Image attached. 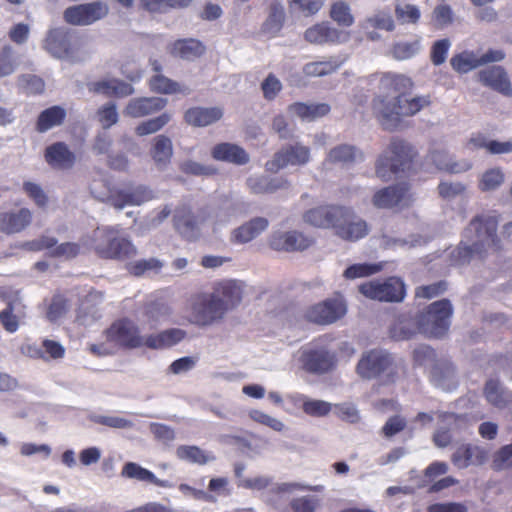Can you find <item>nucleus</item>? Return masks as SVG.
I'll use <instances>...</instances> for the list:
<instances>
[{
    "instance_id": "obj_59",
    "label": "nucleus",
    "mask_w": 512,
    "mask_h": 512,
    "mask_svg": "<svg viewBox=\"0 0 512 512\" xmlns=\"http://www.w3.org/2000/svg\"><path fill=\"white\" fill-rule=\"evenodd\" d=\"M419 49V41L398 42L392 46V56L397 60H405L413 57Z\"/></svg>"
},
{
    "instance_id": "obj_37",
    "label": "nucleus",
    "mask_w": 512,
    "mask_h": 512,
    "mask_svg": "<svg viewBox=\"0 0 512 512\" xmlns=\"http://www.w3.org/2000/svg\"><path fill=\"white\" fill-rule=\"evenodd\" d=\"M247 185L255 194H269L279 189L288 188L289 182L284 178H268L261 176L249 178Z\"/></svg>"
},
{
    "instance_id": "obj_39",
    "label": "nucleus",
    "mask_w": 512,
    "mask_h": 512,
    "mask_svg": "<svg viewBox=\"0 0 512 512\" xmlns=\"http://www.w3.org/2000/svg\"><path fill=\"white\" fill-rule=\"evenodd\" d=\"M329 17L343 28L352 26L355 21L350 5L344 0H336L331 3Z\"/></svg>"
},
{
    "instance_id": "obj_18",
    "label": "nucleus",
    "mask_w": 512,
    "mask_h": 512,
    "mask_svg": "<svg viewBox=\"0 0 512 512\" xmlns=\"http://www.w3.org/2000/svg\"><path fill=\"white\" fill-rule=\"evenodd\" d=\"M44 159L54 170H70L76 163L75 153L63 141L48 145L44 150Z\"/></svg>"
},
{
    "instance_id": "obj_4",
    "label": "nucleus",
    "mask_w": 512,
    "mask_h": 512,
    "mask_svg": "<svg viewBox=\"0 0 512 512\" xmlns=\"http://www.w3.org/2000/svg\"><path fill=\"white\" fill-rule=\"evenodd\" d=\"M499 216L497 214H479L471 219L465 228L461 242L454 253L457 264L469 262L474 256L484 257L488 252L501 249V240L497 235Z\"/></svg>"
},
{
    "instance_id": "obj_54",
    "label": "nucleus",
    "mask_w": 512,
    "mask_h": 512,
    "mask_svg": "<svg viewBox=\"0 0 512 512\" xmlns=\"http://www.w3.org/2000/svg\"><path fill=\"white\" fill-rule=\"evenodd\" d=\"M18 83L23 91L28 95H38L43 93L45 83L42 78L32 74H24L18 78Z\"/></svg>"
},
{
    "instance_id": "obj_50",
    "label": "nucleus",
    "mask_w": 512,
    "mask_h": 512,
    "mask_svg": "<svg viewBox=\"0 0 512 512\" xmlns=\"http://www.w3.org/2000/svg\"><path fill=\"white\" fill-rule=\"evenodd\" d=\"M192 0H141V4L149 12H163L168 8H185Z\"/></svg>"
},
{
    "instance_id": "obj_31",
    "label": "nucleus",
    "mask_w": 512,
    "mask_h": 512,
    "mask_svg": "<svg viewBox=\"0 0 512 512\" xmlns=\"http://www.w3.org/2000/svg\"><path fill=\"white\" fill-rule=\"evenodd\" d=\"M211 294L217 295L218 300L225 305V310L228 311L241 301L242 289L235 280H225L217 283Z\"/></svg>"
},
{
    "instance_id": "obj_62",
    "label": "nucleus",
    "mask_w": 512,
    "mask_h": 512,
    "mask_svg": "<svg viewBox=\"0 0 512 512\" xmlns=\"http://www.w3.org/2000/svg\"><path fill=\"white\" fill-rule=\"evenodd\" d=\"M180 169L185 174L195 176H209L217 172V170L211 166H205L192 160L183 162Z\"/></svg>"
},
{
    "instance_id": "obj_27",
    "label": "nucleus",
    "mask_w": 512,
    "mask_h": 512,
    "mask_svg": "<svg viewBox=\"0 0 512 512\" xmlns=\"http://www.w3.org/2000/svg\"><path fill=\"white\" fill-rule=\"evenodd\" d=\"M24 309L18 297L7 301L6 307L0 311V323L6 332L15 333L19 329L25 318Z\"/></svg>"
},
{
    "instance_id": "obj_20",
    "label": "nucleus",
    "mask_w": 512,
    "mask_h": 512,
    "mask_svg": "<svg viewBox=\"0 0 512 512\" xmlns=\"http://www.w3.org/2000/svg\"><path fill=\"white\" fill-rule=\"evenodd\" d=\"M479 82L504 95H512V86L505 69L501 66H490L482 69L477 74Z\"/></svg>"
},
{
    "instance_id": "obj_45",
    "label": "nucleus",
    "mask_w": 512,
    "mask_h": 512,
    "mask_svg": "<svg viewBox=\"0 0 512 512\" xmlns=\"http://www.w3.org/2000/svg\"><path fill=\"white\" fill-rule=\"evenodd\" d=\"M171 120L169 113H162L157 117L148 119L139 123L135 128V133L138 136H145L160 131Z\"/></svg>"
},
{
    "instance_id": "obj_61",
    "label": "nucleus",
    "mask_w": 512,
    "mask_h": 512,
    "mask_svg": "<svg viewBox=\"0 0 512 512\" xmlns=\"http://www.w3.org/2000/svg\"><path fill=\"white\" fill-rule=\"evenodd\" d=\"M42 351L44 352V357L42 360H57L61 359L65 355V348L62 344L55 340L44 339L42 341Z\"/></svg>"
},
{
    "instance_id": "obj_49",
    "label": "nucleus",
    "mask_w": 512,
    "mask_h": 512,
    "mask_svg": "<svg viewBox=\"0 0 512 512\" xmlns=\"http://www.w3.org/2000/svg\"><path fill=\"white\" fill-rule=\"evenodd\" d=\"M325 0H287L291 10L298 11L306 17L316 15L324 6Z\"/></svg>"
},
{
    "instance_id": "obj_47",
    "label": "nucleus",
    "mask_w": 512,
    "mask_h": 512,
    "mask_svg": "<svg viewBox=\"0 0 512 512\" xmlns=\"http://www.w3.org/2000/svg\"><path fill=\"white\" fill-rule=\"evenodd\" d=\"M162 267L163 263L160 260L157 258H149L128 263L126 269L129 274L140 277L149 271L159 272Z\"/></svg>"
},
{
    "instance_id": "obj_25",
    "label": "nucleus",
    "mask_w": 512,
    "mask_h": 512,
    "mask_svg": "<svg viewBox=\"0 0 512 512\" xmlns=\"http://www.w3.org/2000/svg\"><path fill=\"white\" fill-rule=\"evenodd\" d=\"M211 156L216 161L232 163L234 165H245L249 162V154L241 146L222 142L216 144L211 150Z\"/></svg>"
},
{
    "instance_id": "obj_35",
    "label": "nucleus",
    "mask_w": 512,
    "mask_h": 512,
    "mask_svg": "<svg viewBox=\"0 0 512 512\" xmlns=\"http://www.w3.org/2000/svg\"><path fill=\"white\" fill-rule=\"evenodd\" d=\"M94 92L102 93L108 97H126L133 94L134 89L131 84L112 79L94 82L92 84Z\"/></svg>"
},
{
    "instance_id": "obj_12",
    "label": "nucleus",
    "mask_w": 512,
    "mask_h": 512,
    "mask_svg": "<svg viewBox=\"0 0 512 512\" xmlns=\"http://www.w3.org/2000/svg\"><path fill=\"white\" fill-rule=\"evenodd\" d=\"M413 198L408 183L391 185L376 191L372 197V204L378 209H392L408 207Z\"/></svg>"
},
{
    "instance_id": "obj_40",
    "label": "nucleus",
    "mask_w": 512,
    "mask_h": 512,
    "mask_svg": "<svg viewBox=\"0 0 512 512\" xmlns=\"http://www.w3.org/2000/svg\"><path fill=\"white\" fill-rule=\"evenodd\" d=\"M176 456L180 460L188 461L198 465H205L215 459L213 455H210L195 445L178 446L176 449Z\"/></svg>"
},
{
    "instance_id": "obj_36",
    "label": "nucleus",
    "mask_w": 512,
    "mask_h": 512,
    "mask_svg": "<svg viewBox=\"0 0 512 512\" xmlns=\"http://www.w3.org/2000/svg\"><path fill=\"white\" fill-rule=\"evenodd\" d=\"M288 111L302 120L314 121L327 115L330 112V106L326 103L305 104L296 102L289 105Z\"/></svg>"
},
{
    "instance_id": "obj_38",
    "label": "nucleus",
    "mask_w": 512,
    "mask_h": 512,
    "mask_svg": "<svg viewBox=\"0 0 512 512\" xmlns=\"http://www.w3.org/2000/svg\"><path fill=\"white\" fill-rule=\"evenodd\" d=\"M205 51L204 45L195 39H180L175 41L170 53L183 59H194L201 56Z\"/></svg>"
},
{
    "instance_id": "obj_56",
    "label": "nucleus",
    "mask_w": 512,
    "mask_h": 512,
    "mask_svg": "<svg viewBox=\"0 0 512 512\" xmlns=\"http://www.w3.org/2000/svg\"><path fill=\"white\" fill-rule=\"evenodd\" d=\"M453 21V12L449 5L439 4L432 12V23L438 28H444L451 24Z\"/></svg>"
},
{
    "instance_id": "obj_57",
    "label": "nucleus",
    "mask_w": 512,
    "mask_h": 512,
    "mask_svg": "<svg viewBox=\"0 0 512 512\" xmlns=\"http://www.w3.org/2000/svg\"><path fill=\"white\" fill-rule=\"evenodd\" d=\"M23 190L38 207L44 208L48 204V196L39 184L25 181Z\"/></svg>"
},
{
    "instance_id": "obj_28",
    "label": "nucleus",
    "mask_w": 512,
    "mask_h": 512,
    "mask_svg": "<svg viewBox=\"0 0 512 512\" xmlns=\"http://www.w3.org/2000/svg\"><path fill=\"white\" fill-rule=\"evenodd\" d=\"M175 229L185 238L191 239L198 231L197 217L192 213L190 207L183 205L175 210L173 216Z\"/></svg>"
},
{
    "instance_id": "obj_11",
    "label": "nucleus",
    "mask_w": 512,
    "mask_h": 512,
    "mask_svg": "<svg viewBox=\"0 0 512 512\" xmlns=\"http://www.w3.org/2000/svg\"><path fill=\"white\" fill-rule=\"evenodd\" d=\"M226 312L217 295L199 294L192 305L190 322L200 327L209 326L221 320Z\"/></svg>"
},
{
    "instance_id": "obj_51",
    "label": "nucleus",
    "mask_w": 512,
    "mask_h": 512,
    "mask_svg": "<svg viewBox=\"0 0 512 512\" xmlns=\"http://www.w3.org/2000/svg\"><path fill=\"white\" fill-rule=\"evenodd\" d=\"M504 181V174L500 168H491L485 171L479 182V189L483 192L497 189Z\"/></svg>"
},
{
    "instance_id": "obj_60",
    "label": "nucleus",
    "mask_w": 512,
    "mask_h": 512,
    "mask_svg": "<svg viewBox=\"0 0 512 512\" xmlns=\"http://www.w3.org/2000/svg\"><path fill=\"white\" fill-rule=\"evenodd\" d=\"M451 460L452 463L460 469L473 465V446L462 445L458 447L453 453Z\"/></svg>"
},
{
    "instance_id": "obj_15",
    "label": "nucleus",
    "mask_w": 512,
    "mask_h": 512,
    "mask_svg": "<svg viewBox=\"0 0 512 512\" xmlns=\"http://www.w3.org/2000/svg\"><path fill=\"white\" fill-rule=\"evenodd\" d=\"M108 14V7L100 2L79 4L68 7L63 14L64 20L71 25L85 26L102 19Z\"/></svg>"
},
{
    "instance_id": "obj_44",
    "label": "nucleus",
    "mask_w": 512,
    "mask_h": 512,
    "mask_svg": "<svg viewBox=\"0 0 512 512\" xmlns=\"http://www.w3.org/2000/svg\"><path fill=\"white\" fill-rule=\"evenodd\" d=\"M450 64L460 74L467 73L480 66L478 57L469 51L454 55L450 60Z\"/></svg>"
},
{
    "instance_id": "obj_2",
    "label": "nucleus",
    "mask_w": 512,
    "mask_h": 512,
    "mask_svg": "<svg viewBox=\"0 0 512 512\" xmlns=\"http://www.w3.org/2000/svg\"><path fill=\"white\" fill-rule=\"evenodd\" d=\"M306 224L320 229H330L345 242L355 243L370 233L369 223L352 206L324 204L307 210L303 214Z\"/></svg>"
},
{
    "instance_id": "obj_5",
    "label": "nucleus",
    "mask_w": 512,
    "mask_h": 512,
    "mask_svg": "<svg viewBox=\"0 0 512 512\" xmlns=\"http://www.w3.org/2000/svg\"><path fill=\"white\" fill-rule=\"evenodd\" d=\"M93 248L102 259L126 260L137 254L132 242L112 227L97 228L94 231Z\"/></svg>"
},
{
    "instance_id": "obj_43",
    "label": "nucleus",
    "mask_w": 512,
    "mask_h": 512,
    "mask_svg": "<svg viewBox=\"0 0 512 512\" xmlns=\"http://www.w3.org/2000/svg\"><path fill=\"white\" fill-rule=\"evenodd\" d=\"M383 267V263H356L344 270L343 277L348 280L369 277L380 272Z\"/></svg>"
},
{
    "instance_id": "obj_1",
    "label": "nucleus",
    "mask_w": 512,
    "mask_h": 512,
    "mask_svg": "<svg viewBox=\"0 0 512 512\" xmlns=\"http://www.w3.org/2000/svg\"><path fill=\"white\" fill-rule=\"evenodd\" d=\"M414 88L413 80L394 72L380 74L379 94L372 100V111L384 130L395 131L402 124L403 117H412L429 107L432 99L429 94L408 98Z\"/></svg>"
},
{
    "instance_id": "obj_63",
    "label": "nucleus",
    "mask_w": 512,
    "mask_h": 512,
    "mask_svg": "<svg viewBox=\"0 0 512 512\" xmlns=\"http://www.w3.org/2000/svg\"><path fill=\"white\" fill-rule=\"evenodd\" d=\"M512 465V443L505 445L496 452L493 458V469L501 470Z\"/></svg>"
},
{
    "instance_id": "obj_22",
    "label": "nucleus",
    "mask_w": 512,
    "mask_h": 512,
    "mask_svg": "<svg viewBox=\"0 0 512 512\" xmlns=\"http://www.w3.org/2000/svg\"><path fill=\"white\" fill-rule=\"evenodd\" d=\"M167 105V99L161 97H139L129 101L125 113L132 118H141L157 113Z\"/></svg>"
},
{
    "instance_id": "obj_33",
    "label": "nucleus",
    "mask_w": 512,
    "mask_h": 512,
    "mask_svg": "<svg viewBox=\"0 0 512 512\" xmlns=\"http://www.w3.org/2000/svg\"><path fill=\"white\" fill-rule=\"evenodd\" d=\"M121 476L128 479L151 483L158 487H170V483L167 480L157 478L153 472L135 462L125 463L121 470Z\"/></svg>"
},
{
    "instance_id": "obj_16",
    "label": "nucleus",
    "mask_w": 512,
    "mask_h": 512,
    "mask_svg": "<svg viewBox=\"0 0 512 512\" xmlns=\"http://www.w3.org/2000/svg\"><path fill=\"white\" fill-rule=\"evenodd\" d=\"M315 240L303 232L292 230L275 232L269 238V246L275 251L301 252L314 244Z\"/></svg>"
},
{
    "instance_id": "obj_14",
    "label": "nucleus",
    "mask_w": 512,
    "mask_h": 512,
    "mask_svg": "<svg viewBox=\"0 0 512 512\" xmlns=\"http://www.w3.org/2000/svg\"><path fill=\"white\" fill-rule=\"evenodd\" d=\"M300 363L304 371L314 375H322L333 370L336 360L334 355L326 348L307 347L301 351Z\"/></svg>"
},
{
    "instance_id": "obj_21",
    "label": "nucleus",
    "mask_w": 512,
    "mask_h": 512,
    "mask_svg": "<svg viewBox=\"0 0 512 512\" xmlns=\"http://www.w3.org/2000/svg\"><path fill=\"white\" fill-rule=\"evenodd\" d=\"M223 115L224 112L221 107L196 106L185 111L184 121L193 127H206L220 121Z\"/></svg>"
},
{
    "instance_id": "obj_23",
    "label": "nucleus",
    "mask_w": 512,
    "mask_h": 512,
    "mask_svg": "<svg viewBox=\"0 0 512 512\" xmlns=\"http://www.w3.org/2000/svg\"><path fill=\"white\" fill-rule=\"evenodd\" d=\"M152 69L155 75L148 81V86L152 92L165 95L189 93V89L186 86H182L161 73V65L157 60L152 62Z\"/></svg>"
},
{
    "instance_id": "obj_41",
    "label": "nucleus",
    "mask_w": 512,
    "mask_h": 512,
    "mask_svg": "<svg viewBox=\"0 0 512 512\" xmlns=\"http://www.w3.org/2000/svg\"><path fill=\"white\" fill-rule=\"evenodd\" d=\"M362 157V153L351 145L342 144L331 149L327 155L326 161L331 164L348 165Z\"/></svg>"
},
{
    "instance_id": "obj_7",
    "label": "nucleus",
    "mask_w": 512,
    "mask_h": 512,
    "mask_svg": "<svg viewBox=\"0 0 512 512\" xmlns=\"http://www.w3.org/2000/svg\"><path fill=\"white\" fill-rule=\"evenodd\" d=\"M346 312V301L340 293H337L334 297L309 306L303 317L309 323L327 326L343 318Z\"/></svg>"
},
{
    "instance_id": "obj_53",
    "label": "nucleus",
    "mask_w": 512,
    "mask_h": 512,
    "mask_svg": "<svg viewBox=\"0 0 512 512\" xmlns=\"http://www.w3.org/2000/svg\"><path fill=\"white\" fill-rule=\"evenodd\" d=\"M339 64L333 61H316L307 63L303 72L307 76L320 77L333 73L339 68Z\"/></svg>"
},
{
    "instance_id": "obj_58",
    "label": "nucleus",
    "mask_w": 512,
    "mask_h": 512,
    "mask_svg": "<svg viewBox=\"0 0 512 512\" xmlns=\"http://www.w3.org/2000/svg\"><path fill=\"white\" fill-rule=\"evenodd\" d=\"M450 46L451 43L446 38L433 43L430 51V60L435 66H439L446 61Z\"/></svg>"
},
{
    "instance_id": "obj_48",
    "label": "nucleus",
    "mask_w": 512,
    "mask_h": 512,
    "mask_svg": "<svg viewBox=\"0 0 512 512\" xmlns=\"http://www.w3.org/2000/svg\"><path fill=\"white\" fill-rule=\"evenodd\" d=\"M17 66L15 50L11 45H4L0 50V78L14 73Z\"/></svg>"
},
{
    "instance_id": "obj_24",
    "label": "nucleus",
    "mask_w": 512,
    "mask_h": 512,
    "mask_svg": "<svg viewBox=\"0 0 512 512\" xmlns=\"http://www.w3.org/2000/svg\"><path fill=\"white\" fill-rule=\"evenodd\" d=\"M187 336L185 330L180 328H169L155 334L147 335L144 338V346L149 349L162 350L171 348Z\"/></svg>"
},
{
    "instance_id": "obj_32",
    "label": "nucleus",
    "mask_w": 512,
    "mask_h": 512,
    "mask_svg": "<svg viewBox=\"0 0 512 512\" xmlns=\"http://www.w3.org/2000/svg\"><path fill=\"white\" fill-rule=\"evenodd\" d=\"M66 117L67 112L63 107L58 105L51 106L40 112L35 123V130L38 133H45L54 127L62 125Z\"/></svg>"
},
{
    "instance_id": "obj_26",
    "label": "nucleus",
    "mask_w": 512,
    "mask_h": 512,
    "mask_svg": "<svg viewBox=\"0 0 512 512\" xmlns=\"http://www.w3.org/2000/svg\"><path fill=\"white\" fill-rule=\"evenodd\" d=\"M72 37L67 30L53 29L45 38L44 47L55 57H67L72 53Z\"/></svg>"
},
{
    "instance_id": "obj_30",
    "label": "nucleus",
    "mask_w": 512,
    "mask_h": 512,
    "mask_svg": "<svg viewBox=\"0 0 512 512\" xmlns=\"http://www.w3.org/2000/svg\"><path fill=\"white\" fill-rule=\"evenodd\" d=\"M268 220L263 217H256L236 228L232 232L231 241L237 244H244L256 238L268 227Z\"/></svg>"
},
{
    "instance_id": "obj_13",
    "label": "nucleus",
    "mask_w": 512,
    "mask_h": 512,
    "mask_svg": "<svg viewBox=\"0 0 512 512\" xmlns=\"http://www.w3.org/2000/svg\"><path fill=\"white\" fill-rule=\"evenodd\" d=\"M310 159V149L299 143L287 145L280 151L276 152L273 158L266 162L265 169L268 172L276 173L280 169L292 166H301L306 164Z\"/></svg>"
},
{
    "instance_id": "obj_42",
    "label": "nucleus",
    "mask_w": 512,
    "mask_h": 512,
    "mask_svg": "<svg viewBox=\"0 0 512 512\" xmlns=\"http://www.w3.org/2000/svg\"><path fill=\"white\" fill-rule=\"evenodd\" d=\"M171 314L172 308L162 297L147 301L144 304V316L149 321L157 322L162 318L169 317Z\"/></svg>"
},
{
    "instance_id": "obj_10",
    "label": "nucleus",
    "mask_w": 512,
    "mask_h": 512,
    "mask_svg": "<svg viewBox=\"0 0 512 512\" xmlns=\"http://www.w3.org/2000/svg\"><path fill=\"white\" fill-rule=\"evenodd\" d=\"M365 297L381 302H400L406 294L405 284L398 277H389L383 282L370 281L359 285Z\"/></svg>"
},
{
    "instance_id": "obj_64",
    "label": "nucleus",
    "mask_w": 512,
    "mask_h": 512,
    "mask_svg": "<svg viewBox=\"0 0 512 512\" xmlns=\"http://www.w3.org/2000/svg\"><path fill=\"white\" fill-rule=\"evenodd\" d=\"M317 505V500L311 496L294 498L290 502L293 512H315Z\"/></svg>"
},
{
    "instance_id": "obj_17",
    "label": "nucleus",
    "mask_w": 512,
    "mask_h": 512,
    "mask_svg": "<svg viewBox=\"0 0 512 512\" xmlns=\"http://www.w3.org/2000/svg\"><path fill=\"white\" fill-rule=\"evenodd\" d=\"M33 221V213L27 207H17L0 211V233L15 235L26 230Z\"/></svg>"
},
{
    "instance_id": "obj_3",
    "label": "nucleus",
    "mask_w": 512,
    "mask_h": 512,
    "mask_svg": "<svg viewBox=\"0 0 512 512\" xmlns=\"http://www.w3.org/2000/svg\"><path fill=\"white\" fill-rule=\"evenodd\" d=\"M452 313L453 308L448 299L435 301L415 320L408 317L398 318L390 327V337L396 341L409 340L417 332L428 337H442L449 330Z\"/></svg>"
},
{
    "instance_id": "obj_29",
    "label": "nucleus",
    "mask_w": 512,
    "mask_h": 512,
    "mask_svg": "<svg viewBox=\"0 0 512 512\" xmlns=\"http://www.w3.org/2000/svg\"><path fill=\"white\" fill-rule=\"evenodd\" d=\"M285 18L283 5L279 2L271 3L268 16L261 25L260 33L268 38L278 36L284 26Z\"/></svg>"
},
{
    "instance_id": "obj_55",
    "label": "nucleus",
    "mask_w": 512,
    "mask_h": 512,
    "mask_svg": "<svg viewBox=\"0 0 512 512\" xmlns=\"http://www.w3.org/2000/svg\"><path fill=\"white\" fill-rule=\"evenodd\" d=\"M331 409V404L323 400L306 399L302 404L303 412L312 417H324Z\"/></svg>"
},
{
    "instance_id": "obj_52",
    "label": "nucleus",
    "mask_w": 512,
    "mask_h": 512,
    "mask_svg": "<svg viewBox=\"0 0 512 512\" xmlns=\"http://www.w3.org/2000/svg\"><path fill=\"white\" fill-rule=\"evenodd\" d=\"M68 310V300L60 294L54 295L46 309V318L55 322L63 317Z\"/></svg>"
},
{
    "instance_id": "obj_34",
    "label": "nucleus",
    "mask_w": 512,
    "mask_h": 512,
    "mask_svg": "<svg viewBox=\"0 0 512 512\" xmlns=\"http://www.w3.org/2000/svg\"><path fill=\"white\" fill-rule=\"evenodd\" d=\"M150 155L158 167H166L171 162V158L173 156V145L171 139L165 135L156 136L153 139Z\"/></svg>"
},
{
    "instance_id": "obj_9",
    "label": "nucleus",
    "mask_w": 512,
    "mask_h": 512,
    "mask_svg": "<svg viewBox=\"0 0 512 512\" xmlns=\"http://www.w3.org/2000/svg\"><path fill=\"white\" fill-rule=\"evenodd\" d=\"M356 371L363 379H374L388 372V382H393L397 374L393 368V359L389 353L382 350H370L359 360Z\"/></svg>"
},
{
    "instance_id": "obj_8",
    "label": "nucleus",
    "mask_w": 512,
    "mask_h": 512,
    "mask_svg": "<svg viewBox=\"0 0 512 512\" xmlns=\"http://www.w3.org/2000/svg\"><path fill=\"white\" fill-rule=\"evenodd\" d=\"M108 343L122 349H135L144 346V338L138 326L129 318L114 321L105 331Z\"/></svg>"
},
{
    "instance_id": "obj_46",
    "label": "nucleus",
    "mask_w": 512,
    "mask_h": 512,
    "mask_svg": "<svg viewBox=\"0 0 512 512\" xmlns=\"http://www.w3.org/2000/svg\"><path fill=\"white\" fill-rule=\"evenodd\" d=\"M487 401L496 407H503L507 403L505 391L496 379H489L483 389Z\"/></svg>"
},
{
    "instance_id": "obj_19",
    "label": "nucleus",
    "mask_w": 512,
    "mask_h": 512,
    "mask_svg": "<svg viewBox=\"0 0 512 512\" xmlns=\"http://www.w3.org/2000/svg\"><path fill=\"white\" fill-rule=\"evenodd\" d=\"M304 38L307 42L317 45L339 44L347 41L349 34L330 26L327 22H320L309 27L304 33Z\"/></svg>"
},
{
    "instance_id": "obj_6",
    "label": "nucleus",
    "mask_w": 512,
    "mask_h": 512,
    "mask_svg": "<svg viewBox=\"0 0 512 512\" xmlns=\"http://www.w3.org/2000/svg\"><path fill=\"white\" fill-rule=\"evenodd\" d=\"M414 157L415 151L410 144L399 138H393L387 150L376 162V175L385 181L389 180L399 171L409 170Z\"/></svg>"
}]
</instances>
